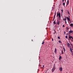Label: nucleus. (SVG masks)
<instances>
[{
  "label": "nucleus",
  "instance_id": "9",
  "mask_svg": "<svg viewBox=\"0 0 73 73\" xmlns=\"http://www.w3.org/2000/svg\"><path fill=\"white\" fill-rule=\"evenodd\" d=\"M70 26L71 27H73V24L71 23L70 24Z\"/></svg>",
  "mask_w": 73,
  "mask_h": 73
},
{
  "label": "nucleus",
  "instance_id": "37",
  "mask_svg": "<svg viewBox=\"0 0 73 73\" xmlns=\"http://www.w3.org/2000/svg\"><path fill=\"white\" fill-rule=\"evenodd\" d=\"M55 13H56V11H55Z\"/></svg>",
  "mask_w": 73,
  "mask_h": 73
},
{
  "label": "nucleus",
  "instance_id": "10",
  "mask_svg": "<svg viewBox=\"0 0 73 73\" xmlns=\"http://www.w3.org/2000/svg\"><path fill=\"white\" fill-rule=\"evenodd\" d=\"M54 24H56V20H55L53 22Z\"/></svg>",
  "mask_w": 73,
  "mask_h": 73
},
{
  "label": "nucleus",
  "instance_id": "12",
  "mask_svg": "<svg viewBox=\"0 0 73 73\" xmlns=\"http://www.w3.org/2000/svg\"><path fill=\"white\" fill-rule=\"evenodd\" d=\"M56 52H57V49H56V48H55V53H56Z\"/></svg>",
  "mask_w": 73,
  "mask_h": 73
},
{
  "label": "nucleus",
  "instance_id": "16",
  "mask_svg": "<svg viewBox=\"0 0 73 73\" xmlns=\"http://www.w3.org/2000/svg\"><path fill=\"white\" fill-rule=\"evenodd\" d=\"M56 13H55V14L54 15V18H55V17H56Z\"/></svg>",
  "mask_w": 73,
  "mask_h": 73
},
{
  "label": "nucleus",
  "instance_id": "29",
  "mask_svg": "<svg viewBox=\"0 0 73 73\" xmlns=\"http://www.w3.org/2000/svg\"><path fill=\"white\" fill-rule=\"evenodd\" d=\"M63 27H65V25H63Z\"/></svg>",
  "mask_w": 73,
  "mask_h": 73
},
{
  "label": "nucleus",
  "instance_id": "2",
  "mask_svg": "<svg viewBox=\"0 0 73 73\" xmlns=\"http://www.w3.org/2000/svg\"><path fill=\"white\" fill-rule=\"evenodd\" d=\"M56 23H57V24H58V25H59V24H60V21L57 20Z\"/></svg>",
  "mask_w": 73,
  "mask_h": 73
},
{
  "label": "nucleus",
  "instance_id": "5",
  "mask_svg": "<svg viewBox=\"0 0 73 73\" xmlns=\"http://www.w3.org/2000/svg\"><path fill=\"white\" fill-rule=\"evenodd\" d=\"M59 70L60 71H62V67H60L59 69Z\"/></svg>",
  "mask_w": 73,
  "mask_h": 73
},
{
  "label": "nucleus",
  "instance_id": "7",
  "mask_svg": "<svg viewBox=\"0 0 73 73\" xmlns=\"http://www.w3.org/2000/svg\"><path fill=\"white\" fill-rule=\"evenodd\" d=\"M57 15H58V16H60V15H61V14H60V13H58V12L57 13Z\"/></svg>",
  "mask_w": 73,
  "mask_h": 73
},
{
  "label": "nucleus",
  "instance_id": "30",
  "mask_svg": "<svg viewBox=\"0 0 73 73\" xmlns=\"http://www.w3.org/2000/svg\"><path fill=\"white\" fill-rule=\"evenodd\" d=\"M65 23L66 24V21H65Z\"/></svg>",
  "mask_w": 73,
  "mask_h": 73
},
{
  "label": "nucleus",
  "instance_id": "11",
  "mask_svg": "<svg viewBox=\"0 0 73 73\" xmlns=\"http://www.w3.org/2000/svg\"><path fill=\"white\" fill-rule=\"evenodd\" d=\"M61 58H62L61 56H60L59 57V60H61Z\"/></svg>",
  "mask_w": 73,
  "mask_h": 73
},
{
  "label": "nucleus",
  "instance_id": "27",
  "mask_svg": "<svg viewBox=\"0 0 73 73\" xmlns=\"http://www.w3.org/2000/svg\"><path fill=\"white\" fill-rule=\"evenodd\" d=\"M55 19V18L54 17L53 19V21Z\"/></svg>",
  "mask_w": 73,
  "mask_h": 73
},
{
  "label": "nucleus",
  "instance_id": "34",
  "mask_svg": "<svg viewBox=\"0 0 73 73\" xmlns=\"http://www.w3.org/2000/svg\"><path fill=\"white\" fill-rule=\"evenodd\" d=\"M31 41H33V39H32V40H31Z\"/></svg>",
  "mask_w": 73,
  "mask_h": 73
},
{
  "label": "nucleus",
  "instance_id": "39",
  "mask_svg": "<svg viewBox=\"0 0 73 73\" xmlns=\"http://www.w3.org/2000/svg\"><path fill=\"white\" fill-rule=\"evenodd\" d=\"M65 0V1H66V0Z\"/></svg>",
  "mask_w": 73,
  "mask_h": 73
},
{
  "label": "nucleus",
  "instance_id": "4",
  "mask_svg": "<svg viewBox=\"0 0 73 73\" xmlns=\"http://www.w3.org/2000/svg\"><path fill=\"white\" fill-rule=\"evenodd\" d=\"M67 19L68 20V21H70V18H69V17H67Z\"/></svg>",
  "mask_w": 73,
  "mask_h": 73
},
{
  "label": "nucleus",
  "instance_id": "38",
  "mask_svg": "<svg viewBox=\"0 0 73 73\" xmlns=\"http://www.w3.org/2000/svg\"><path fill=\"white\" fill-rule=\"evenodd\" d=\"M69 13V14H70V13Z\"/></svg>",
  "mask_w": 73,
  "mask_h": 73
},
{
  "label": "nucleus",
  "instance_id": "33",
  "mask_svg": "<svg viewBox=\"0 0 73 73\" xmlns=\"http://www.w3.org/2000/svg\"><path fill=\"white\" fill-rule=\"evenodd\" d=\"M59 20H61V18H59Z\"/></svg>",
  "mask_w": 73,
  "mask_h": 73
},
{
  "label": "nucleus",
  "instance_id": "21",
  "mask_svg": "<svg viewBox=\"0 0 73 73\" xmlns=\"http://www.w3.org/2000/svg\"><path fill=\"white\" fill-rule=\"evenodd\" d=\"M44 44V41H43V42H42V45H43V44Z\"/></svg>",
  "mask_w": 73,
  "mask_h": 73
},
{
  "label": "nucleus",
  "instance_id": "36",
  "mask_svg": "<svg viewBox=\"0 0 73 73\" xmlns=\"http://www.w3.org/2000/svg\"><path fill=\"white\" fill-rule=\"evenodd\" d=\"M55 33H56V31H55Z\"/></svg>",
  "mask_w": 73,
  "mask_h": 73
},
{
  "label": "nucleus",
  "instance_id": "13",
  "mask_svg": "<svg viewBox=\"0 0 73 73\" xmlns=\"http://www.w3.org/2000/svg\"><path fill=\"white\" fill-rule=\"evenodd\" d=\"M70 45V44L69 43L67 44V46L68 47H69V46Z\"/></svg>",
  "mask_w": 73,
  "mask_h": 73
},
{
  "label": "nucleus",
  "instance_id": "22",
  "mask_svg": "<svg viewBox=\"0 0 73 73\" xmlns=\"http://www.w3.org/2000/svg\"><path fill=\"white\" fill-rule=\"evenodd\" d=\"M58 42L59 43H61V42L60 40Z\"/></svg>",
  "mask_w": 73,
  "mask_h": 73
},
{
  "label": "nucleus",
  "instance_id": "26",
  "mask_svg": "<svg viewBox=\"0 0 73 73\" xmlns=\"http://www.w3.org/2000/svg\"><path fill=\"white\" fill-rule=\"evenodd\" d=\"M52 41H53V38H52Z\"/></svg>",
  "mask_w": 73,
  "mask_h": 73
},
{
  "label": "nucleus",
  "instance_id": "15",
  "mask_svg": "<svg viewBox=\"0 0 73 73\" xmlns=\"http://www.w3.org/2000/svg\"><path fill=\"white\" fill-rule=\"evenodd\" d=\"M63 6H64V7H65V2H64V3H63Z\"/></svg>",
  "mask_w": 73,
  "mask_h": 73
},
{
  "label": "nucleus",
  "instance_id": "19",
  "mask_svg": "<svg viewBox=\"0 0 73 73\" xmlns=\"http://www.w3.org/2000/svg\"><path fill=\"white\" fill-rule=\"evenodd\" d=\"M61 11H62V13H63V9H62Z\"/></svg>",
  "mask_w": 73,
  "mask_h": 73
},
{
  "label": "nucleus",
  "instance_id": "28",
  "mask_svg": "<svg viewBox=\"0 0 73 73\" xmlns=\"http://www.w3.org/2000/svg\"><path fill=\"white\" fill-rule=\"evenodd\" d=\"M62 2L63 3L64 1V0H62Z\"/></svg>",
  "mask_w": 73,
  "mask_h": 73
},
{
  "label": "nucleus",
  "instance_id": "25",
  "mask_svg": "<svg viewBox=\"0 0 73 73\" xmlns=\"http://www.w3.org/2000/svg\"><path fill=\"white\" fill-rule=\"evenodd\" d=\"M59 18H60V19L61 18V15H59Z\"/></svg>",
  "mask_w": 73,
  "mask_h": 73
},
{
  "label": "nucleus",
  "instance_id": "24",
  "mask_svg": "<svg viewBox=\"0 0 73 73\" xmlns=\"http://www.w3.org/2000/svg\"><path fill=\"white\" fill-rule=\"evenodd\" d=\"M66 38H68V36H66Z\"/></svg>",
  "mask_w": 73,
  "mask_h": 73
},
{
  "label": "nucleus",
  "instance_id": "18",
  "mask_svg": "<svg viewBox=\"0 0 73 73\" xmlns=\"http://www.w3.org/2000/svg\"><path fill=\"white\" fill-rule=\"evenodd\" d=\"M62 54H64V52L63 50L62 51Z\"/></svg>",
  "mask_w": 73,
  "mask_h": 73
},
{
  "label": "nucleus",
  "instance_id": "8",
  "mask_svg": "<svg viewBox=\"0 0 73 73\" xmlns=\"http://www.w3.org/2000/svg\"><path fill=\"white\" fill-rule=\"evenodd\" d=\"M69 1L68 0L67 1V5H68L69 4Z\"/></svg>",
  "mask_w": 73,
  "mask_h": 73
},
{
  "label": "nucleus",
  "instance_id": "6",
  "mask_svg": "<svg viewBox=\"0 0 73 73\" xmlns=\"http://www.w3.org/2000/svg\"><path fill=\"white\" fill-rule=\"evenodd\" d=\"M63 20L64 21H65V20H66V16H65V19H63Z\"/></svg>",
  "mask_w": 73,
  "mask_h": 73
},
{
  "label": "nucleus",
  "instance_id": "32",
  "mask_svg": "<svg viewBox=\"0 0 73 73\" xmlns=\"http://www.w3.org/2000/svg\"><path fill=\"white\" fill-rule=\"evenodd\" d=\"M57 17H58V15H57Z\"/></svg>",
  "mask_w": 73,
  "mask_h": 73
},
{
  "label": "nucleus",
  "instance_id": "3",
  "mask_svg": "<svg viewBox=\"0 0 73 73\" xmlns=\"http://www.w3.org/2000/svg\"><path fill=\"white\" fill-rule=\"evenodd\" d=\"M70 52H71L72 53V54H73V51L72 50V48H70Z\"/></svg>",
  "mask_w": 73,
  "mask_h": 73
},
{
  "label": "nucleus",
  "instance_id": "1",
  "mask_svg": "<svg viewBox=\"0 0 73 73\" xmlns=\"http://www.w3.org/2000/svg\"><path fill=\"white\" fill-rule=\"evenodd\" d=\"M56 68H55V67H53L52 70V72L53 73V72H54V70H55Z\"/></svg>",
  "mask_w": 73,
  "mask_h": 73
},
{
  "label": "nucleus",
  "instance_id": "14",
  "mask_svg": "<svg viewBox=\"0 0 73 73\" xmlns=\"http://www.w3.org/2000/svg\"><path fill=\"white\" fill-rule=\"evenodd\" d=\"M72 36H69V38L70 39V40H71V38H72Z\"/></svg>",
  "mask_w": 73,
  "mask_h": 73
},
{
  "label": "nucleus",
  "instance_id": "31",
  "mask_svg": "<svg viewBox=\"0 0 73 73\" xmlns=\"http://www.w3.org/2000/svg\"><path fill=\"white\" fill-rule=\"evenodd\" d=\"M44 65H43V66L42 67V68H44Z\"/></svg>",
  "mask_w": 73,
  "mask_h": 73
},
{
  "label": "nucleus",
  "instance_id": "17",
  "mask_svg": "<svg viewBox=\"0 0 73 73\" xmlns=\"http://www.w3.org/2000/svg\"><path fill=\"white\" fill-rule=\"evenodd\" d=\"M69 32L70 33H73V31H69Z\"/></svg>",
  "mask_w": 73,
  "mask_h": 73
},
{
  "label": "nucleus",
  "instance_id": "23",
  "mask_svg": "<svg viewBox=\"0 0 73 73\" xmlns=\"http://www.w3.org/2000/svg\"><path fill=\"white\" fill-rule=\"evenodd\" d=\"M58 39H60V38L59 36H58Z\"/></svg>",
  "mask_w": 73,
  "mask_h": 73
},
{
  "label": "nucleus",
  "instance_id": "35",
  "mask_svg": "<svg viewBox=\"0 0 73 73\" xmlns=\"http://www.w3.org/2000/svg\"><path fill=\"white\" fill-rule=\"evenodd\" d=\"M72 40H73V37H72Z\"/></svg>",
  "mask_w": 73,
  "mask_h": 73
},
{
  "label": "nucleus",
  "instance_id": "20",
  "mask_svg": "<svg viewBox=\"0 0 73 73\" xmlns=\"http://www.w3.org/2000/svg\"><path fill=\"white\" fill-rule=\"evenodd\" d=\"M63 49L64 50V51L65 52V47H63Z\"/></svg>",
  "mask_w": 73,
  "mask_h": 73
}]
</instances>
